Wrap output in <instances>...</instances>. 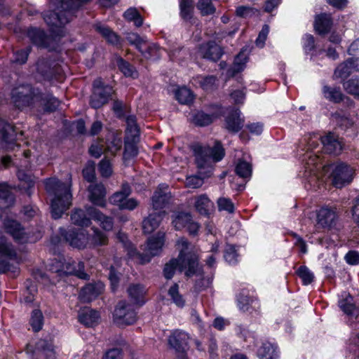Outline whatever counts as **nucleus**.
Returning a JSON list of instances; mask_svg holds the SVG:
<instances>
[{
  "instance_id": "48",
  "label": "nucleus",
  "mask_w": 359,
  "mask_h": 359,
  "mask_svg": "<svg viewBox=\"0 0 359 359\" xmlns=\"http://www.w3.org/2000/svg\"><path fill=\"white\" fill-rule=\"evenodd\" d=\"M43 314L40 310L36 309L32 311L30 325L34 332H39L43 325Z\"/></svg>"
},
{
  "instance_id": "42",
  "label": "nucleus",
  "mask_w": 359,
  "mask_h": 359,
  "mask_svg": "<svg viewBox=\"0 0 359 359\" xmlns=\"http://www.w3.org/2000/svg\"><path fill=\"white\" fill-rule=\"evenodd\" d=\"M175 97L179 102L183 104L191 103L194 99L191 91L185 87L180 88L176 90Z\"/></svg>"
},
{
  "instance_id": "10",
  "label": "nucleus",
  "mask_w": 359,
  "mask_h": 359,
  "mask_svg": "<svg viewBox=\"0 0 359 359\" xmlns=\"http://www.w3.org/2000/svg\"><path fill=\"white\" fill-rule=\"evenodd\" d=\"M101 81L94 82V90L90 97V105L95 109L100 108L105 104L111 95V89L109 87L101 86Z\"/></svg>"
},
{
  "instance_id": "64",
  "label": "nucleus",
  "mask_w": 359,
  "mask_h": 359,
  "mask_svg": "<svg viewBox=\"0 0 359 359\" xmlns=\"http://www.w3.org/2000/svg\"><path fill=\"white\" fill-rule=\"evenodd\" d=\"M83 176L88 182H93L95 178V164L89 163L83 170Z\"/></svg>"
},
{
  "instance_id": "52",
  "label": "nucleus",
  "mask_w": 359,
  "mask_h": 359,
  "mask_svg": "<svg viewBox=\"0 0 359 359\" xmlns=\"http://www.w3.org/2000/svg\"><path fill=\"white\" fill-rule=\"evenodd\" d=\"M236 172L241 177L246 178L250 177L252 173L251 165L246 161H241L236 167Z\"/></svg>"
},
{
  "instance_id": "46",
  "label": "nucleus",
  "mask_w": 359,
  "mask_h": 359,
  "mask_svg": "<svg viewBox=\"0 0 359 359\" xmlns=\"http://www.w3.org/2000/svg\"><path fill=\"white\" fill-rule=\"evenodd\" d=\"M30 40L38 46H44L46 36L43 31L37 29H31L28 32Z\"/></svg>"
},
{
  "instance_id": "36",
  "label": "nucleus",
  "mask_w": 359,
  "mask_h": 359,
  "mask_svg": "<svg viewBox=\"0 0 359 359\" xmlns=\"http://www.w3.org/2000/svg\"><path fill=\"white\" fill-rule=\"evenodd\" d=\"M126 137L137 140L140 135V129L136 123L135 116H130L126 118Z\"/></svg>"
},
{
  "instance_id": "28",
  "label": "nucleus",
  "mask_w": 359,
  "mask_h": 359,
  "mask_svg": "<svg viewBox=\"0 0 359 359\" xmlns=\"http://www.w3.org/2000/svg\"><path fill=\"white\" fill-rule=\"evenodd\" d=\"M14 203V197L6 183H0V209L10 207Z\"/></svg>"
},
{
  "instance_id": "7",
  "label": "nucleus",
  "mask_w": 359,
  "mask_h": 359,
  "mask_svg": "<svg viewBox=\"0 0 359 359\" xmlns=\"http://www.w3.org/2000/svg\"><path fill=\"white\" fill-rule=\"evenodd\" d=\"M41 97V92L29 85L18 86L12 91V100L16 107L21 109L27 106H36Z\"/></svg>"
},
{
  "instance_id": "53",
  "label": "nucleus",
  "mask_w": 359,
  "mask_h": 359,
  "mask_svg": "<svg viewBox=\"0 0 359 359\" xmlns=\"http://www.w3.org/2000/svg\"><path fill=\"white\" fill-rule=\"evenodd\" d=\"M179 287L177 284H174L168 290V294L171 297L173 302L179 307H182L184 305V299L182 296L179 293Z\"/></svg>"
},
{
  "instance_id": "54",
  "label": "nucleus",
  "mask_w": 359,
  "mask_h": 359,
  "mask_svg": "<svg viewBox=\"0 0 359 359\" xmlns=\"http://www.w3.org/2000/svg\"><path fill=\"white\" fill-rule=\"evenodd\" d=\"M126 39L130 44L134 45L140 52H143V46L146 45L145 39L135 33L128 34Z\"/></svg>"
},
{
  "instance_id": "33",
  "label": "nucleus",
  "mask_w": 359,
  "mask_h": 359,
  "mask_svg": "<svg viewBox=\"0 0 359 359\" xmlns=\"http://www.w3.org/2000/svg\"><path fill=\"white\" fill-rule=\"evenodd\" d=\"M95 30L100 34L109 43L112 44H118L119 42L118 36L114 33L109 27L97 23L95 25Z\"/></svg>"
},
{
  "instance_id": "38",
  "label": "nucleus",
  "mask_w": 359,
  "mask_h": 359,
  "mask_svg": "<svg viewBox=\"0 0 359 359\" xmlns=\"http://www.w3.org/2000/svg\"><path fill=\"white\" fill-rule=\"evenodd\" d=\"M351 60H346L339 64L334 70V77L336 79H346L352 73V67L350 65Z\"/></svg>"
},
{
  "instance_id": "5",
  "label": "nucleus",
  "mask_w": 359,
  "mask_h": 359,
  "mask_svg": "<svg viewBox=\"0 0 359 359\" xmlns=\"http://www.w3.org/2000/svg\"><path fill=\"white\" fill-rule=\"evenodd\" d=\"M322 174L328 176L332 184L341 188L349 184L353 176V169L345 163H337L332 165H324Z\"/></svg>"
},
{
  "instance_id": "58",
  "label": "nucleus",
  "mask_w": 359,
  "mask_h": 359,
  "mask_svg": "<svg viewBox=\"0 0 359 359\" xmlns=\"http://www.w3.org/2000/svg\"><path fill=\"white\" fill-rule=\"evenodd\" d=\"M275 348L270 343H264L258 350V355L261 358L272 359L274 355Z\"/></svg>"
},
{
  "instance_id": "32",
  "label": "nucleus",
  "mask_w": 359,
  "mask_h": 359,
  "mask_svg": "<svg viewBox=\"0 0 359 359\" xmlns=\"http://www.w3.org/2000/svg\"><path fill=\"white\" fill-rule=\"evenodd\" d=\"M128 293L133 304L142 305L144 302L145 289L142 285L140 284L131 285L128 289Z\"/></svg>"
},
{
  "instance_id": "37",
  "label": "nucleus",
  "mask_w": 359,
  "mask_h": 359,
  "mask_svg": "<svg viewBox=\"0 0 359 359\" xmlns=\"http://www.w3.org/2000/svg\"><path fill=\"white\" fill-rule=\"evenodd\" d=\"M137 140L133 138L125 137V150L123 154V158L125 160L130 158L137 155L138 150L137 147Z\"/></svg>"
},
{
  "instance_id": "31",
  "label": "nucleus",
  "mask_w": 359,
  "mask_h": 359,
  "mask_svg": "<svg viewBox=\"0 0 359 359\" xmlns=\"http://www.w3.org/2000/svg\"><path fill=\"white\" fill-rule=\"evenodd\" d=\"M59 101L52 95H44L41 93V97L37 100L36 106L42 107L46 111H53L59 106Z\"/></svg>"
},
{
  "instance_id": "20",
  "label": "nucleus",
  "mask_w": 359,
  "mask_h": 359,
  "mask_svg": "<svg viewBox=\"0 0 359 359\" xmlns=\"http://www.w3.org/2000/svg\"><path fill=\"white\" fill-rule=\"evenodd\" d=\"M190 339L187 333L182 331H175L168 338L170 346L177 352L184 351Z\"/></svg>"
},
{
  "instance_id": "24",
  "label": "nucleus",
  "mask_w": 359,
  "mask_h": 359,
  "mask_svg": "<svg viewBox=\"0 0 359 359\" xmlns=\"http://www.w3.org/2000/svg\"><path fill=\"white\" fill-rule=\"evenodd\" d=\"M100 316L97 311L84 308L79 311V320L88 327H93L99 323Z\"/></svg>"
},
{
  "instance_id": "26",
  "label": "nucleus",
  "mask_w": 359,
  "mask_h": 359,
  "mask_svg": "<svg viewBox=\"0 0 359 359\" xmlns=\"http://www.w3.org/2000/svg\"><path fill=\"white\" fill-rule=\"evenodd\" d=\"M194 208L201 215L207 216L210 213V208L212 203L206 194H201L194 198Z\"/></svg>"
},
{
  "instance_id": "59",
  "label": "nucleus",
  "mask_w": 359,
  "mask_h": 359,
  "mask_svg": "<svg viewBox=\"0 0 359 359\" xmlns=\"http://www.w3.org/2000/svg\"><path fill=\"white\" fill-rule=\"evenodd\" d=\"M122 147L121 138L118 136H113L111 140L107 143L106 149L111 154L114 155Z\"/></svg>"
},
{
  "instance_id": "19",
  "label": "nucleus",
  "mask_w": 359,
  "mask_h": 359,
  "mask_svg": "<svg viewBox=\"0 0 359 359\" xmlns=\"http://www.w3.org/2000/svg\"><path fill=\"white\" fill-rule=\"evenodd\" d=\"M321 143L325 151L329 154H337L342 149V143L339 137L331 133L321 137Z\"/></svg>"
},
{
  "instance_id": "62",
  "label": "nucleus",
  "mask_w": 359,
  "mask_h": 359,
  "mask_svg": "<svg viewBox=\"0 0 359 359\" xmlns=\"http://www.w3.org/2000/svg\"><path fill=\"white\" fill-rule=\"evenodd\" d=\"M306 161V170L311 172H315L313 168L317 166L320 159L316 154H307L304 159Z\"/></svg>"
},
{
  "instance_id": "34",
  "label": "nucleus",
  "mask_w": 359,
  "mask_h": 359,
  "mask_svg": "<svg viewBox=\"0 0 359 359\" xmlns=\"http://www.w3.org/2000/svg\"><path fill=\"white\" fill-rule=\"evenodd\" d=\"M36 350L39 351L46 359L56 358V354L53 344L46 340L41 339L37 342Z\"/></svg>"
},
{
  "instance_id": "35",
  "label": "nucleus",
  "mask_w": 359,
  "mask_h": 359,
  "mask_svg": "<svg viewBox=\"0 0 359 359\" xmlns=\"http://www.w3.org/2000/svg\"><path fill=\"white\" fill-rule=\"evenodd\" d=\"M92 230L93 233L92 236L90 235V243L88 245L97 247L105 245L108 243V237L104 233L95 226L92 228Z\"/></svg>"
},
{
  "instance_id": "11",
  "label": "nucleus",
  "mask_w": 359,
  "mask_h": 359,
  "mask_svg": "<svg viewBox=\"0 0 359 359\" xmlns=\"http://www.w3.org/2000/svg\"><path fill=\"white\" fill-rule=\"evenodd\" d=\"M16 253L13 246L4 239H0V273L11 270L10 260L15 258Z\"/></svg>"
},
{
  "instance_id": "47",
  "label": "nucleus",
  "mask_w": 359,
  "mask_h": 359,
  "mask_svg": "<svg viewBox=\"0 0 359 359\" xmlns=\"http://www.w3.org/2000/svg\"><path fill=\"white\" fill-rule=\"evenodd\" d=\"M123 16L128 21H133L137 27H140L143 24V19L135 8H128Z\"/></svg>"
},
{
  "instance_id": "14",
  "label": "nucleus",
  "mask_w": 359,
  "mask_h": 359,
  "mask_svg": "<svg viewBox=\"0 0 359 359\" xmlns=\"http://www.w3.org/2000/svg\"><path fill=\"white\" fill-rule=\"evenodd\" d=\"M199 54L203 57L212 61H217L223 54L222 48L215 41H209L199 48Z\"/></svg>"
},
{
  "instance_id": "27",
  "label": "nucleus",
  "mask_w": 359,
  "mask_h": 359,
  "mask_svg": "<svg viewBox=\"0 0 359 359\" xmlns=\"http://www.w3.org/2000/svg\"><path fill=\"white\" fill-rule=\"evenodd\" d=\"M341 309L348 316L358 318V309L353 303V297L347 294L343 299L339 302Z\"/></svg>"
},
{
  "instance_id": "49",
  "label": "nucleus",
  "mask_w": 359,
  "mask_h": 359,
  "mask_svg": "<svg viewBox=\"0 0 359 359\" xmlns=\"http://www.w3.org/2000/svg\"><path fill=\"white\" fill-rule=\"evenodd\" d=\"M196 6L203 15H211L215 12L211 0H199Z\"/></svg>"
},
{
  "instance_id": "43",
  "label": "nucleus",
  "mask_w": 359,
  "mask_h": 359,
  "mask_svg": "<svg viewBox=\"0 0 359 359\" xmlns=\"http://www.w3.org/2000/svg\"><path fill=\"white\" fill-rule=\"evenodd\" d=\"M246 62V56L243 53H239L234 60L233 67L228 70L229 75L234 76L236 74L242 71Z\"/></svg>"
},
{
  "instance_id": "8",
  "label": "nucleus",
  "mask_w": 359,
  "mask_h": 359,
  "mask_svg": "<svg viewBox=\"0 0 359 359\" xmlns=\"http://www.w3.org/2000/svg\"><path fill=\"white\" fill-rule=\"evenodd\" d=\"M165 234L158 232L156 236H153L148 240L144 245V252L140 253L136 250H130L129 255L132 257H137L142 264L149 262L151 258L158 255L162 250L164 244Z\"/></svg>"
},
{
  "instance_id": "17",
  "label": "nucleus",
  "mask_w": 359,
  "mask_h": 359,
  "mask_svg": "<svg viewBox=\"0 0 359 359\" xmlns=\"http://www.w3.org/2000/svg\"><path fill=\"white\" fill-rule=\"evenodd\" d=\"M72 11H68L60 12H50L44 16L46 22L52 27H60L68 23L71 19Z\"/></svg>"
},
{
  "instance_id": "30",
  "label": "nucleus",
  "mask_w": 359,
  "mask_h": 359,
  "mask_svg": "<svg viewBox=\"0 0 359 359\" xmlns=\"http://www.w3.org/2000/svg\"><path fill=\"white\" fill-rule=\"evenodd\" d=\"M130 193L131 189L130 186L128 184H123L121 191H116L110 197L109 201L111 204L121 208L126 198L128 197Z\"/></svg>"
},
{
  "instance_id": "29",
  "label": "nucleus",
  "mask_w": 359,
  "mask_h": 359,
  "mask_svg": "<svg viewBox=\"0 0 359 359\" xmlns=\"http://www.w3.org/2000/svg\"><path fill=\"white\" fill-rule=\"evenodd\" d=\"M114 62L118 69L127 77L137 78L138 73L135 68L121 57H116Z\"/></svg>"
},
{
  "instance_id": "50",
  "label": "nucleus",
  "mask_w": 359,
  "mask_h": 359,
  "mask_svg": "<svg viewBox=\"0 0 359 359\" xmlns=\"http://www.w3.org/2000/svg\"><path fill=\"white\" fill-rule=\"evenodd\" d=\"M132 305L126 301H121L116 306L114 311V316L118 321H121L126 317L128 309L131 308Z\"/></svg>"
},
{
  "instance_id": "9",
  "label": "nucleus",
  "mask_w": 359,
  "mask_h": 359,
  "mask_svg": "<svg viewBox=\"0 0 359 359\" xmlns=\"http://www.w3.org/2000/svg\"><path fill=\"white\" fill-rule=\"evenodd\" d=\"M60 234L67 243L73 248H86L90 243V234L86 229L70 228L67 230L61 228Z\"/></svg>"
},
{
  "instance_id": "39",
  "label": "nucleus",
  "mask_w": 359,
  "mask_h": 359,
  "mask_svg": "<svg viewBox=\"0 0 359 359\" xmlns=\"http://www.w3.org/2000/svg\"><path fill=\"white\" fill-rule=\"evenodd\" d=\"M191 215L189 212H177L172 219V224L175 229L181 230L185 228L189 221H191Z\"/></svg>"
},
{
  "instance_id": "2",
  "label": "nucleus",
  "mask_w": 359,
  "mask_h": 359,
  "mask_svg": "<svg viewBox=\"0 0 359 359\" xmlns=\"http://www.w3.org/2000/svg\"><path fill=\"white\" fill-rule=\"evenodd\" d=\"M189 245L183 238L178 240L176 246L180 252L179 257L177 259H171L165 265L163 273L165 278H172L177 269L180 271L187 269L185 274L187 276L196 273L198 266L197 257L189 250Z\"/></svg>"
},
{
  "instance_id": "40",
  "label": "nucleus",
  "mask_w": 359,
  "mask_h": 359,
  "mask_svg": "<svg viewBox=\"0 0 359 359\" xmlns=\"http://www.w3.org/2000/svg\"><path fill=\"white\" fill-rule=\"evenodd\" d=\"M323 93L326 99L334 102H339L344 98V95L339 88H330L325 86Z\"/></svg>"
},
{
  "instance_id": "18",
  "label": "nucleus",
  "mask_w": 359,
  "mask_h": 359,
  "mask_svg": "<svg viewBox=\"0 0 359 359\" xmlns=\"http://www.w3.org/2000/svg\"><path fill=\"white\" fill-rule=\"evenodd\" d=\"M89 200L95 205L104 207L106 191L102 184H93L88 187Z\"/></svg>"
},
{
  "instance_id": "41",
  "label": "nucleus",
  "mask_w": 359,
  "mask_h": 359,
  "mask_svg": "<svg viewBox=\"0 0 359 359\" xmlns=\"http://www.w3.org/2000/svg\"><path fill=\"white\" fill-rule=\"evenodd\" d=\"M0 133L1 134V137L4 141H10L14 137V128L5 120L0 118Z\"/></svg>"
},
{
  "instance_id": "22",
  "label": "nucleus",
  "mask_w": 359,
  "mask_h": 359,
  "mask_svg": "<svg viewBox=\"0 0 359 359\" xmlns=\"http://www.w3.org/2000/svg\"><path fill=\"white\" fill-rule=\"evenodd\" d=\"M165 214V211H159L158 212L149 214L142 222L144 232L146 233H151L156 229Z\"/></svg>"
},
{
  "instance_id": "13",
  "label": "nucleus",
  "mask_w": 359,
  "mask_h": 359,
  "mask_svg": "<svg viewBox=\"0 0 359 359\" xmlns=\"http://www.w3.org/2000/svg\"><path fill=\"white\" fill-rule=\"evenodd\" d=\"M172 198L171 194L168 190L165 184L160 185L154 191L151 198V205L154 210H160L169 203Z\"/></svg>"
},
{
  "instance_id": "1",
  "label": "nucleus",
  "mask_w": 359,
  "mask_h": 359,
  "mask_svg": "<svg viewBox=\"0 0 359 359\" xmlns=\"http://www.w3.org/2000/svg\"><path fill=\"white\" fill-rule=\"evenodd\" d=\"M192 149L198 175L187 177L185 184L189 188L198 189L203 184L204 179L212 175L213 163L223 158L224 150L218 142H216L212 147L197 144L194 145Z\"/></svg>"
},
{
  "instance_id": "12",
  "label": "nucleus",
  "mask_w": 359,
  "mask_h": 359,
  "mask_svg": "<svg viewBox=\"0 0 359 359\" xmlns=\"http://www.w3.org/2000/svg\"><path fill=\"white\" fill-rule=\"evenodd\" d=\"M337 215L336 212L330 208H321L317 215V230L330 229L336 224Z\"/></svg>"
},
{
  "instance_id": "60",
  "label": "nucleus",
  "mask_w": 359,
  "mask_h": 359,
  "mask_svg": "<svg viewBox=\"0 0 359 359\" xmlns=\"http://www.w3.org/2000/svg\"><path fill=\"white\" fill-rule=\"evenodd\" d=\"M334 118L337 126L344 130L351 127L353 123L351 119L339 114H335L334 115Z\"/></svg>"
},
{
  "instance_id": "16",
  "label": "nucleus",
  "mask_w": 359,
  "mask_h": 359,
  "mask_svg": "<svg viewBox=\"0 0 359 359\" xmlns=\"http://www.w3.org/2000/svg\"><path fill=\"white\" fill-rule=\"evenodd\" d=\"M104 287L102 282L88 284L81 290L79 298L84 302H91L103 292Z\"/></svg>"
},
{
  "instance_id": "6",
  "label": "nucleus",
  "mask_w": 359,
  "mask_h": 359,
  "mask_svg": "<svg viewBox=\"0 0 359 359\" xmlns=\"http://www.w3.org/2000/svg\"><path fill=\"white\" fill-rule=\"evenodd\" d=\"M50 270L60 274L75 275L79 278L87 279L88 276L84 272V264L82 262H75L72 259L67 260L63 258L54 259Z\"/></svg>"
},
{
  "instance_id": "63",
  "label": "nucleus",
  "mask_w": 359,
  "mask_h": 359,
  "mask_svg": "<svg viewBox=\"0 0 359 359\" xmlns=\"http://www.w3.org/2000/svg\"><path fill=\"white\" fill-rule=\"evenodd\" d=\"M198 82L201 86L205 90L211 89L216 82V78L214 76H208L205 77H199Z\"/></svg>"
},
{
  "instance_id": "45",
  "label": "nucleus",
  "mask_w": 359,
  "mask_h": 359,
  "mask_svg": "<svg viewBox=\"0 0 359 359\" xmlns=\"http://www.w3.org/2000/svg\"><path fill=\"white\" fill-rule=\"evenodd\" d=\"M215 116L199 111L193 116V123L199 126H205L211 123Z\"/></svg>"
},
{
  "instance_id": "55",
  "label": "nucleus",
  "mask_w": 359,
  "mask_h": 359,
  "mask_svg": "<svg viewBox=\"0 0 359 359\" xmlns=\"http://www.w3.org/2000/svg\"><path fill=\"white\" fill-rule=\"evenodd\" d=\"M159 48L156 44L149 43L146 40V45L143 46V52H141L144 57L152 58L158 57Z\"/></svg>"
},
{
  "instance_id": "61",
  "label": "nucleus",
  "mask_w": 359,
  "mask_h": 359,
  "mask_svg": "<svg viewBox=\"0 0 359 359\" xmlns=\"http://www.w3.org/2000/svg\"><path fill=\"white\" fill-rule=\"evenodd\" d=\"M224 257L225 260L229 264H235L236 262L238 255L233 245H226Z\"/></svg>"
},
{
  "instance_id": "3",
  "label": "nucleus",
  "mask_w": 359,
  "mask_h": 359,
  "mask_svg": "<svg viewBox=\"0 0 359 359\" xmlns=\"http://www.w3.org/2000/svg\"><path fill=\"white\" fill-rule=\"evenodd\" d=\"M45 187L46 191L54 196L51 202L52 216L54 219H58L72 204L70 184H65L56 178H50L45 181Z\"/></svg>"
},
{
  "instance_id": "56",
  "label": "nucleus",
  "mask_w": 359,
  "mask_h": 359,
  "mask_svg": "<svg viewBox=\"0 0 359 359\" xmlns=\"http://www.w3.org/2000/svg\"><path fill=\"white\" fill-rule=\"evenodd\" d=\"M217 203L219 211H226L229 213L234 212L233 203L229 198L221 197L218 198Z\"/></svg>"
},
{
  "instance_id": "51",
  "label": "nucleus",
  "mask_w": 359,
  "mask_h": 359,
  "mask_svg": "<svg viewBox=\"0 0 359 359\" xmlns=\"http://www.w3.org/2000/svg\"><path fill=\"white\" fill-rule=\"evenodd\" d=\"M297 273L302 280L304 285H309L313 280V273L306 266H300L297 271Z\"/></svg>"
},
{
  "instance_id": "57",
  "label": "nucleus",
  "mask_w": 359,
  "mask_h": 359,
  "mask_svg": "<svg viewBox=\"0 0 359 359\" xmlns=\"http://www.w3.org/2000/svg\"><path fill=\"white\" fill-rule=\"evenodd\" d=\"M192 2L189 0H182L180 2L181 15L184 19H190L193 12Z\"/></svg>"
},
{
  "instance_id": "15",
  "label": "nucleus",
  "mask_w": 359,
  "mask_h": 359,
  "mask_svg": "<svg viewBox=\"0 0 359 359\" xmlns=\"http://www.w3.org/2000/svg\"><path fill=\"white\" fill-rule=\"evenodd\" d=\"M4 226L6 232L10 233L16 241L19 243L27 241V233L18 222L6 219L4 222Z\"/></svg>"
},
{
  "instance_id": "21",
  "label": "nucleus",
  "mask_w": 359,
  "mask_h": 359,
  "mask_svg": "<svg viewBox=\"0 0 359 359\" xmlns=\"http://www.w3.org/2000/svg\"><path fill=\"white\" fill-rule=\"evenodd\" d=\"M241 111L238 109H233L225 120V128L232 133L238 132L243 127L244 119L241 118Z\"/></svg>"
},
{
  "instance_id": "23",
  "label": "nucleus",
  "mask_w": 359,
  "mask_h": 359,
  "mask_svg": "<svg viewBox=\"0 0 359 359\" xmlns=\"http://www.w3.org/2000/svg\"><path fill=\"white\" fill-rule=\"evenodd\" d=\"M36 72L44 79L51 80L55 78L56 74L58 73V68L53 66L49 61L41 59L36 63Z\"/></svg>"
},
{
  "instance_id": "25",
  "label": "nucleus",
  "mask_w": 359,
  "mask_h": 359,
  "mask_svg": "<svg viewBox=\"0 0 359 359\" xmlns=\"http://www.w3.org/2000/svg\"><path fill=\"white\" fill-rule=\"evenodd\" d=\"M332 25V21L330 15L326 13L320 14L316 16L314 27L316 31L320 34L327 33Z\"/></svg>"
},
{
  "instance_id": "4",
  "label": "nucleus",
  "mask_w": 359,
  "mask_h": 359,
  "mask_svg": "<svg viewBox=\"0 0 359 359\" xmlns=\"http://www.w3.org/2000/svg\"><path fill=\"white\" fill-rule=\"evenodd\" d=\"M91 219L99 222L101 227L106 231H110L113 228L112 218L93 206H86L83 210L75 209L71 215L72 222L81 227L90 226Z\"/></svg>"
},
{
  "instance_id": "44",
  "label": "nucleus",
  "mask_w": 359,
  "mask_h": 359,
  "mask_svg": "<svg viewBox=\"0 0 359 359\" xmlns=\"http://www.w3.org/2000/svg\"><path fill=\"white\" fill-rule=\"evenodd\" d=\"M344 90L349 94L359 97V78L354 77L343 83Z\"/></svg>"
}]
</instances>
